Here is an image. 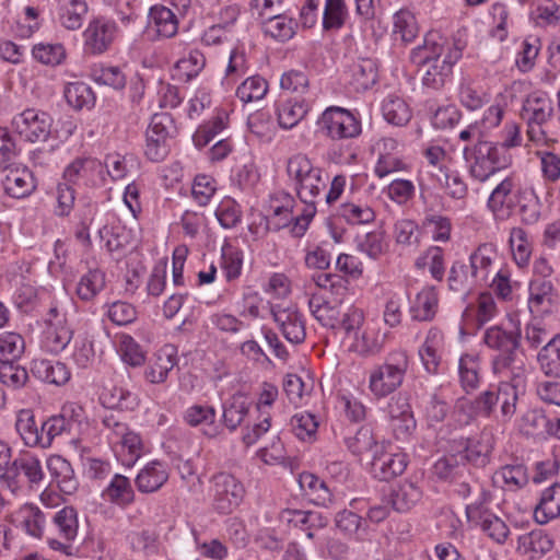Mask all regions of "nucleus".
<instances>
[{"label":"nucleus","mask_w":560,"mask_h":560,"mask_svg":"<svg viewBox=\"0 0 560 560\" xmlns=\"http://www.w3.org/2000/svg\"><path fill=\"white\" fill-rule=\"evenodd\" d=\"M25 350L23 336L15 331L0 334V362H14L19 360Z\"/></svg>","instance_id":"nucleus-58"},{"label":"nucleus","mask_w":560,"mask_h":560,"mask_svg":"<svg viewBox=\"0 0 560 560\" xmlns=\"http://www.w3.org/2000/svg\"><path fill=\"white\" fill-rule=\"evenodd\" d=\"M101 495L104 501L119 508L129 506L136 499L130 479L121 474H115L112 477Z\"/></svg>","instance_id":"nucleus-27"},{"label":"nucleus","mask_w":560,"mask_h":560,"mask_svg":"<svg viewBox=\"0 0 560 560\" xmlns=\"http://www.w3.org/2000/svg\"><path fill=\"white\" fill-rule=\"evenodd\" d=\"M46 466L52 481L62 493L71 495L77 492L79 480L70 462L60 455H50L47 458Z\"/></svg>","instance_id":"nucleus-21"},{"label":"nucleus","mask_w":560,"mask_h":560,"mask_svg":"<svg viewBox=\"0 0 560 560\" xmlns=\"http://www.w3.org/2000/svg\"><path fill=\"white\" fill-rule=\"evenodd\" d=\"M178 32V20L176 14L162 4L152 5L148 13V26L144 35L150 40L160 38H172Z\"/></svg>","instance_id":"nucleus-13"},{"label":"nucleus","mask_w":560,"mask_h":560,"mask_svg":"<svg viewBox=\"0 0 560 560\" xmlns=\"http://www.w3.org/2000/svg\"><path fill=\"white\" fill-rule=\"evenodd\" d=\"M383 116L394 126H405L411 118V113L404 100L388 96L382 105Z\"/></svg>","instance_id":"nucleus-60"},{"label":"nucleus","mask_w":560,"mask_h":560,"mask_svg":"<svg viewBox=\"0 0 560 560\" xmlns=\"http://www.w3.org/2000/svg\"><path fill=\"white\" fill-rule=\"evenodd\" d=\"M493 448L492 439L488 434H481L477 440H469L462 458L475 466H486Z\"/></svg>","instance_id":"nucleus-52"},{"label":"nucleus","mask_w":560,"mask_h":560,"mask_svg":"<svg viewBox=\"0 0 560 560\" xmlns=\"http://www.w3.org/2000/svg\"><path fill=\"white\" fill-rule=\"evenodd\" d=\"M20 526L34 538H42L45 530L46 517L38 506L23 505L18 512Z\"/></svg>","instance_id":"nucleus-46"},{"label":"nucleus","mask_w":560,"mask_h":560,"mask_svg":"<svg viewBox=\"0 0 560 560\" xmlns=\"http://www.w3.org/2000/svg\"><path fill=\"white\" fill-rule=\"evenodd\" d=\"M318 131L331 140L353 139L361 135V120L349 109L327 107L317 120Z\"/></svg>","instance_id":"nucleus-5"},{"label":"nucleus","mask_w":560,"mask_h":560,"mask_svg":"<svg viewBox=\"0 0 560 560\" xmlns=\"http://www.w3.org/2000/svg\"><path fill=\"white\" fill-rule=\"evenodd\" d=\"M52 526L57 535L65 541H73L78 535L79 521L77 510L65 506L52 516Z\"/></svg>","instance_id":"nucleus-45"},{"label":"nucleus","mask_w":560,"mask_h":560,"mask_svg":"<svg viewBox=\"0 0 560 560\" xmlns=\"http://www.w3.org/2000/svg\"><path fill=\"white\" fill-rule=\"evenodd\" d=\"M389 425L398 441H409L416 431L417 422L409 402L401 397H393L387 405Z\"/></svg>","instance_id":"nucleus-12"},{"label":"nucleus","mask_w":560,"mask_h":560,"mask_svg":"<svg viewBox=\"0 0 560 560\" xmlns=\"http://www.w3.org/2000/svg\"><path fill=\"white\" fill-rule=\"evenodd\" d=\"M450 394V386L441 385L429 395L423 408L424 418L429 427H435L448 416L453 400Z\"/></svg>","instance_id":"nucleus-22"},{"label":"nucleus","mask_w":560,"mask_h":560,"mask_svg":"<svg viewBox=\"0 0 560 560\" xmlns=\"http://www.w3.org/2000/svg\"><path fill=\"white\" fill-rule=\"evenodd\" d=\"M298 482L303 495L312 503L328 508L332 503V495L325 481L312 472L304 471L299 475Z\"/></svg>","instance_id":"nucleus-29"},{"label":"nucleus","mask_w":560,"mask_h":560,"mask_svg":"<svg viewBox=\"0 0 560 560\" xmlns=\"http://www.w3.org/2000/svg\"><path fill=\"white\" fill-rule=\"evenodd\" d=\"M439 310V294L433 287H424L417 293L410 305V316L413 320L431 322Z\"/></svg>","instance_id":"nucleus-33"},{"label":"nucleus","mask_w":560,"mask_h":560,"mask_svg":"<svg viewBox=\"0 0 560 560\" xmlns=\"http://www.w3.org/2000/svg\"><path fill=\"white\" fill-rule=\"evenodd\" d=\"M438 37L436 33H429L423 44L411 50L410 60L413 65L419 68L443 59L442 56L446 55L450 45L445 47V42H439Z\"/></svg>","instance_id":"nucleus-32"},{"label":"nucleus","mask_w":560,"mask_h":560,"mask_svg":"<svg viewBox=\"0 0 560 560\" xmlns=\"http://www.w3.org/2000/svg\"><path fill=\"white\" fill-rule=\"evenodd\" d=\"M377 68L372 59H362L353 66L352 78L358 91H366L377 82Z\"/></svg>","instance_id":"nucleus-64"},{"label":"nucleus","mask_w":560,"mask_h":560,"mask_svg":"<svg viewBox=\"0 0 560 560\" xmlns=\"http://www.w3.org/2000/svg\"><path fill=\"white\" fill-rule=\"evenodd\" d=\"M541 213V203L533 189L517 190L513 215H518L526 224L536 223Z\"/></svg>","instance_id":"nucleus-36"},{"label":"nucleus","mask_w":560,"mask_h":560,"mask_svg":"<svg viewBox=\"0 0 560 560\" xmlns=\"http://www.w3.org/2000/svg\"><path fill=\"white\" fill-rule=\"evenodd\" d=\"M58 416L62 417L69 432L75 431L80 435L79 439L73 440V443L88 441L92 438L93 428L86 417L84 408L80 404L73 401L66 402Z\"/></svg>","instance_id":"nucleus-24"},{"label":"nucleus","mask_w":560,"mask_h":560,"mask_svg":"<svg viewBox=\"0 0 560 560\" xmlns=\"http://www.w3.org/2000/svg\"><path fill=\"white\" fill-rule=\"evenodd\" d=\"M549 420L539 408H528L516 419V428L525 435L537 436L548 429Z\"/></svg>","instance_id":"nucleus-48"},{"label":"nucleus","mask_w":560,"mask_h":560,"mask_svg":"<svg viewBox=\"0 0 560 560\" xmlns=\"http://www.w3.org/2000/svg\"><path fill=\"white\" fill-rule=\"evenodd\" d=\"M73 337V330L68 324L47 325L42 337V348L52 354H58L66 349Z\"/></svg>","instance_id":"nucleus-40"},{"label":"nucleus","mask_w":560,"mask_h":560,"mask_svg":"<svg viewBox=\"0 0 560 560\" xmlns=\"http://www.w3.org/2000/svg\"><path fill=\"white\" fill-rule=\"evenodd\" d=\"M145 270L143 257L139 250H130L126 256V273L124 276V291L126 294L133 295L137 292L142 283Z\"/></svg>","instance_id":"nucleus-42"},{"label":"nucleus","mask_w":560,"mask_h":560,"mask_svg":"<svg viewBox=\"0 0 560 560\" xmlns=\"http://www.w3.org/2000/svg\"><path fill=\"white\" fill-rule=\"evenodd\" d=\"M464 158L469 163L471 176L480 182L487 180L494 173L509 167L512 163V155L498 142L478 140L469 148L464 149Z\"/></svg>","instance_id":"nucleus-2"},{"label":"nucleus","mask_w":560,"mask_h":560,"mask_svg":"<svg viewBox=\"0 0 560 560\" xmlns=\"http://www.w3.org/2000/svg\"><path fill=\"white\" fill-rule=\"evenodd\" d=\"M350 349L360 355H374L383 348V342L377 331L369 326H364L351 337Z\"/></svg>","instance_id":"nucleus-49"},{"label":"nucleus","mask_w":560,"mask_h":560,"mask_svg":"<svg viewBox=\"0 0 560 560\" xmlns=\"http://www.w3.org/2000/svg\"><path fill=\"white\" fill-rule=\"evenodd\" d=\"M517 548L525 553L544 556L555 547V540L550 534L542 529H535L518 537Z\"/></svg>","instance_id":"nucleus-43"},{"label":"nucleus","mask_w":560,"mask_h":560,"mask_svg":"<svg viewBox=\"0 0 560 560\" xmlns=\"http://www.w3.org/2000/svg\"><path fill=\"white\" fill-rule=\"evenodd\" d=\"M520 330L506 331L497 325L487 328L482 337L485 345L498 351V353L517 350L520 348Z\"/></svg>","instance_id":"nucleus-38"},{"label":"nucleus","mask_w":560,"mask_h":560,"mask_svg":"<svg viewBox=\"0 0 560 560\" xmlns=\"http://www.w3.org/2000/svg\"><path fill=\"white\" fill-rule=\"evenodd\" d=\"M103 425L106 439L118 460L125 467H132L144 453L141 436L113 415L104 417Z\"/></svg>","instance_id":"nucleus-3"},{"label":"nucleus","mask_w":560,"mask_h":560,"mask_svg":"<svg viewBox=\"0 0 560 560\" xmlns=\"http://www.w3.org/2000/svg\"><path fill=\"white\" fill-rule=\"evenodd\" d=\"M63 93L68 104L77 110L91 108L95 104L94 92L91 86L84 82L67 84Z\"/></svg>","instance_id":"nucleus-57"},{"label":"nucleus","mask_w":560,"mask_h":560,"mask_svg":"<svg viewBox=\"0 0 560 560\" xmlns=\"http://www.w3.org/2000/svg\"><path fill=\"white\" fill-rule=\"evenodd\" d=\"M296 26L298 23L293 19H289L282 14L268 16L261 23L264 34L281 43L294 36Z\"/></svg>","instance_id":"nucleus-44"},{"label":"nucleus","mask_w":560,"mask_h":560,"mask_svg":"<svg viewBox=\"0 0 560 560\" xmlns=\"http://www.w3.org/2000/svg\"><path fill=\"white\" fill-rule=\"evenodd\" d=\"M168 478L167 464L153 459L138 471L135 485L139 492L149 494L159 491L167 482Z\"/></svg>","instance_id":"nucleus-20"},{"label":"nucleus","mask_w":560,"mask_h":560,"mask_svg":"<svg viewBox=\"0 0 560 560\" xmlns=\"http://www.w3.org/2000/svg\"><path fill=\"white\" fill-rule=\"evenodd\" d=\"M422 498L420 487L410 480L397 483L390 492V503L395 511L404 513L410 511Z\"/></svg>","instance_id":"nucleus-35"},{"label":"nucleus","mask_w":560,"mask_h":560,"mask_svg":"<svg viewBox=\"0 0 560 560\" xmlns=\"http://www.w3.org/2000/svg\"><path fill=\"white\" fill-rule=\"evenodd\" d=\"M560 516V482L555 481L546 488L540 495L537 505L534 509V520L539 525Z\"/></svg>","instance_id":"nucleus-26"},{"label":"nucleus","mask_w":560,"mask_h":560,"mask_svg":"<svg viewBox=\"0 0 560 560\" xmlns=\"http://www.w3.org/2000/svg\"><path fill=\"white\" fill-rule=\"evenodd\" d=\"M176 132L174 119L168 113H156L145 132V155L152 162L163 161L171 150V139Z\"/></svg>","instance_id":"nucleus-6"},{"label":"nucleus","mask_w":560,"mask_h":560,"mask_svg":"<svg viewBox=\"0 0 560 560\" xmlns=\"http://www.w3.org/2000/svg\"><path fill=\"white\" fill-rule=\"evenodd\" d=\"M481 364L477 354L463 353L458 360V380L466 393L477 389L481 381Z\"/></svg>","instance_id":"nucleus-39"},{"label":"nucleus","mask_w":560,"mask_h":560,"mask_svg":"<svg viewBox=\"0 0 560 560\" xmlns=\"http://www.w3.org/2000/svg\"><path fill=\"white\" fill-rule=\"evenodd\" d=\"M106 284L105 272L101 269H90L77 285V294L82 301H92Z\"/></svg>","instance_id":"nucleus-54"},{"label":"nucleus","mask_w":560,"mask_h":560,"mask_svg":"<svg viewBox=\"0 0 560 560\" xmlns=\"http://www.w3.org/2000/svg\"><path fill=\"white\" fill-rule=\"evenodd\" d=\"M117 32L114 21L96 19L84 32L85 49L91 54H102L108 49Z\"/></svg>","instance_id":"nucleus-17"},{"label":"nucleus","mask_w":560,"mask_h":560,"mask_svg":"<svg viewBox=\"0 0 560 560\" xmlns=\"http://www.w3.org/2000/svg\"><path fill=\"white\" fill-rule=\"evenodd\" d=\"M514 180L505 177L491 192L488 199V208L495 219L505 220L513 215L515 194H513Z\"/></svg>","instance_id":"nucleus-23"},{"label":"nucleus","mask_w":560,"mask_h":560,"mask_svg":"<svg viewBox=\"0 0 560 560\" xmlns=\"http://www.w3.org/2000/svg\"><path fill=\"white\" fill-rule=\"evenodd\" d=\"M213 509L221 514H229L240 506L244 497L243 483L233 475L218 472L210 480Z\"/></svg>","instance_id":"nucleus-7"},{"label":"nucleus","mask_w":560,"mask_h":560,"mask_svg":"<svg viewBox=\"0 0 560 560\" xmlns=\"http://www.w3.org/2000/svg\"><path fill=\"white\" fill-rule=\"evenodd\" d=\"M308 104L299 97L281 101L277 106L278 122L282 129H291L307 114Z\"/></svg>","instance_id":"nucleus-41"},{"label":"nucleus","mask_w":560,"mask_h":560,"mask_svg":"<svg viewBox=\"0 0 560 560\" xmlns=\"http://www.w3.org/2000/svg\"><path fill=\"white\" fill-rule=\"evenodd\" d=\"M326 186L327 179L323 178V170H319L317 174H311L295 187L298 197L305 205L302 213L295 218L292 229L295 235L304 234L316 213V198L320 196Z\"/></svg>","instance_id":"nucleus-8"},{"label":"nucleus","mask_w":560,"mask_h":560,"mask_svg":"<svg viewBox=\"0 0 560 560\" xmlns=\"http://www.w3.org/2000/svg\"><path fill=\"white\" fill-rule=\"evenodd\" d=\"M491 371L501 380L499 383H509L515 386L526 385V357L518 349L493 355L491 359Z\"/></svg>","instance_id":"nucleus-9"},{"label":"nucleus","mask_w":560,"mask_h":560,"mask_svg":"<svg viewBox=\"0 0 560 560\" xmlns=\"http://www.w3.org/2000/svg\"><path fill=\"white\" fill-rule=\"evenodd\" d=\"M15 467H19L22 475L31 486L39 485L44 477V470L39 458L32 453L21 454L15 458Z\"/></svg>","instance_id":"nucleus-63"},{"label":"nucleus","mask_w":560,"mask_h":560,"mask_svg":"<svg viewBox=\"0 0 560 560\" xmlns=\"http://www.w3.org/2000/svg\"><path fill=\"white\" fill-rule=\"evenodd\" d=\"M537 360L546 375L560 377V335L553 337L541 348Z\"/></svg>","instance_id":"nucleus-51"},{"label":"nucleus","mask_w":560,"mask_h":560,"mask_svg":"<svg viewBox=\"0 0 560 560\" xmlns=\"http://www.w3.org/2000/svg\"><path fill=\"white\" fill-rule=\"evenodd\" d=\"M86 13L88 4L84 0H57V19L67 30L80 28Z\"/></svg>","instance_id":"nucleus-34"},{"label":"nucleus","mask_w":560,"mask_h":560,"mask_svg":"<svg viewBox=\"0 0 560 560\" xmlns=\"http://www.w3.org/2000/svg\"><path fill=\"white\" fill-rule=\"evenodd\" d=\"M176 364V350L172 346H165L155 354L154 361L145 371V377L153 384L163 383Z\"/></svg>","instance_id":"nucleus-37"},{"label":"nucleus","mask_w":560,"mask_h":560,"mask_svg":"<svg viewBox=\"0 0 560 560\" xmlns=\"http://www.w3.org/2000/svg\"><path fill=\"white\" fill-rule=\"evenodd\" d=\"M275 322L283 337L291 343L298 345L306 337L305 325L302 315L293 307H272Z\"/></svg>","instance_id":"nucleus-19"},{"label":"nucleus","mask_w":560,"mask_h":560,"mask_svg":"<svg viewBox=\"0 0 560 560\" xmlns=\"http://www.w3.org/2000/svg\"><path fill=\"white\" fill-rule=\"evenodd\" d=\"M463 56V46L454 43L447 47V52L441 61L427 63L419 67L418 72L421 74L423 86L438 91L442 89L446 81L451 78L454 65Z\"/></svg>","instance_id":"nucleus-11"},{"label":"nucleus","mask_w":560,"mask_h":560,"mask_svg":"<svg viewBox=\"0 0 560 560\" xmlns=\"http://www.w3.org/2000/svg\"><path fill=\"white\" fill-rule=\"evenodd\" d=\"M528 308L536 315H545L552 312L557 304V292L550 280L537 278L529 282Z\"/></svg>","instance_id":"nucleus-16"},{"label":"nucleus","mask_w":560,"mask_h":560,"mask_svg":"<svg viewBox=\"0 0 560 560\" xmlns=\"http://www.w3.org/2000/svg\"><path fill=\"white\" fill-rule=\"evenodd\" d=\"M347 447L353 455H362L368 452L374 453L382 448L383 443H378L373 430L370 427H361L353 436L346 440Z\"/></svg>","instance_id":"nucleus-56"},{"label":"nucleus","mask_w":560,"mask_h":560,"mask_svg":"<svg viewBox=\"0 0 560 560\" xmlns=\"http://www.w3.org/2000/svg\"><path fill=\"white\" fill-rule=\"evenodd\" d=\"M341 300L329 301L324 294L312 293L308 307L314 318L324 327L338 328Z\"/></svg>","instance_id":"nucleus-25"},{"label":"nucleus","mask_w":560,"mask_h":560,"mask_svg":"<svg viewBox=\"0 0 560 560\" xmlns=\"http://www.w3.org/2000/svg\"><path fill=\"white\" fill-rule=\"evenodd\" d=\"M409 368L406 350L390 351L382 364L375 365L369 373V390L376 399H382L396 392L404 383Z\"/></svg>","instance_id":"nucleus-1"},{"label":"nucleus","mask_w":560,"mask_h":560,"mask_svg":"<svg viewBox=\"0 0 560 560\" xmlns=\"http://www.w3.org/2000/svg\"><path fill=\"white\" fill-rule=\"evenodd\" d=\"M2 184L4 191L18 199L30 196L36 188L34 175L27 167L10 170Z\"/></svg>","instance_id":"nucleus-30"},{"label":"nucleus","mask_w":560,"mask_h":560,"mask_svg":"<svg viewBox=\"0 0 560 560\" xmlns=\"http://www.w3.org/2000/svg\"><path fill=\"white\" fill-rule=\"evenodd\" d=\"M348 16V9L345 0H326L325 10L323 13V28L324 31L340 30Z\"/></svg>","instance_id":"nucleus-62"},{"label":"nucleus","mask_w":560,"mask_h":560,"mask_svg":"<svg viewBox=\"0 0 560 560\" xmlns=\"http://www.w3.org/2000/svg\"><path fill=\"white\" fill-rule=\"evenodd\" d=\"M31 371L36 378L58 386L66 384L71 377L65 363L47 359H34Z\"/></svg>","instance_id":"nucleus-28"},{"label":"nucleus","mask_w":560,"mask_h":560,"mask_svg":"<svg viewBox=\"0 0 560 560\" xmlns=\"http://www.w3.org/2000/svg\"><path fill=\"white\" fill-rule=\"evenodd\" d=\"M408 457L405 453H389L384 444L378 451H374L371 460L372 475L382 481H388L400 476L407 468Z\"/></svg>","instance_id":"nucleus-14"},{"label":"nucleus","mask_w":560,"mask_h":560,"mask_svg":"<svg viewBox=\"0 0 560 560\" xmlns=\"http://www.w3.org/2000/svg\"><path fill=\"white\" fill-rule=\"evenodd\" d=\"M553 114L551 100L544 92L530 93L523 103L521 117L529 127L528 133L533 138L534 125L541 126Z\"/></svg>","instance_id":"nucleus-15"},{"label":"nucleus","mask_w":560,"mask_h":560,"mask_svg":"<svg viewBox=\"0 0 560 560\" xmlns=\"http://www.w3.org/2000/svg\"><path fill=\"white\" fill-rule=\"evenodd\" d=\"M469 312L474 313L478 327H481L498 316L499 308L492 294L485 292L479 294L474 307L469 306L465 310L464 316H468Z\"/></svg>","instance_id":"nucleus-61"},{"label":"nucleus","mask_w":560,"mask_h":560,"mask_svg":"<svg viewBox=\"0 0 560 560\" xmlns=\"http://www.w3.org/2000/svg\"><path fill=\"white\" fill-rule=\"evenodd\" d=\"M335 522L337 528L346 536L353 537L357 540H363L366 536V521L352 511H340L336 515Z\"/></svg>","instance_id":"nucleus-53"},{"label":"nucleus","mask_w":560,"mask_h":560,"mask_svg":"<svg viewBox=\"0 0 560 560\" xmlns=\"http://www.w3.org/2000/svg\"><path fill=\"white\" fill-rule=\"evenodd\" d=\"M444 350V335L436 327H431L427 332L418 353L424 370L429 374L440 372Z\"/></svg>","instance_id":"nucleus-18"},{"label":"nucleus","mask_w":560,"mask_h":560,"mask_svg":"<svg viewBox=\"0 0 560 560\" xmlns=\"http://www.w3.org/2000/svg\"><path fill=\"white\" fill-rule=\"evenodd\" d=\"M492 495L481 489L479 497L466 506V517L474 527H479L489 538L498 544H504L510 530L505 522L490 509Z\"/></svg>","instance_id":"nucleus-4"},{"label":"nucleus","mask_w":560,"mask_h":560,"mask_svg":"<svg viewBox=\"0 0 560 560\" xmlns=\"http://www.w3.org/2000/svg\"><path fill=\"white\" fill-rule=\"evenodd\" d=\"M100 402L108 409L133 410L139 404V398L128 388L110 384L103 387Z\"/></svg>","instance_id":"nucleus-31"},{"label":"nucleus","mask_w":560,"mask_h":560,"mask_svg":"<svg viewBox=\"0 0 560 560\" xmlns=\"http://www.w3.org/2000/svg\"><path fill=\"white\" fill-rule=\"evenodd\" d=\"M495 483H501L508 491H517L528 482L527 469L523 465H506L495 471Z\"/></svg>","instance_id":"nucleus-50"},{"label":"nucleus","mask_w":560,"mask_h":560,"mask_svg":"<svg viewBox=\"0 0 560 560\" xmlns=\"http://www.w3.org/2000/svg\"><path fill=\"white\" fill-rule=\"evenodd\" d=\"M15 429L26 446L40 447V430L31 410L23 409L18 413Z\"/></svg>","instance_id":"nucleus-55"},{"label":"nucleus","mask_w":560,"mask_h":560,"mask_svg":"<svg viewBox=\"0 0 560 560\" xmlns=\"http://www.w3.org/2000/svg\"><path fill=\"white\" fill-rule=\"evenodd\" d=\"M12 126L25 141H46L50 136L52 118L46 112L27 108L14 116Z\"/></svg>","instance_id":"nucleus-10"},{"label":"nucleus","mask_w":560,"mask_h":560,"mask_svg":"<svg viewBox=\"0 0 560 560\" xmlns=\"http://www.w3.org/2000/svg\"><path fill=\"white\" fill-rule=\"evenodd\" d=\"M248 413V404L241 395L233 396L223 406V422L230 431H235Z\"/></svg>","instance_id":"nucleus-59"},{"label":"nucleus","mask_w":560,"mask_h":560,"mask_svg":"<svg viewBox=\"0 0 560 560\" xmlns=\"http://www.w3.org/2000/svg\"><path fill=\"white\" fill-rule=\"evenodd\" d=\"M524 388L525 386L499 383L498 405H500L499 419L501 422L506 423L513 419L517 410L521 390Z\"/></svg>","instance_id":"nucleus-47"}]
</instances>
